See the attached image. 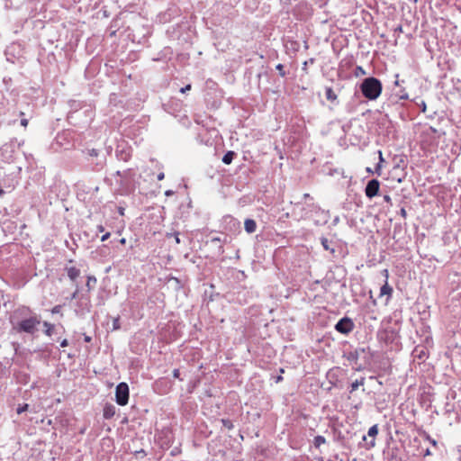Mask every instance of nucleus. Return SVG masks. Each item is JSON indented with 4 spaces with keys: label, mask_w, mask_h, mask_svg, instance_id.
Segmentation results:
<instances>
[{
    "label": "nucleus",
    "mask_w": 461,
    "mask_h": 461,
    "mask_svg": "<svg viewBox=\"0 0 461 461\" xmlns=\"http://www.w3.org/2000/svg\"><path fill=\"white\" fill-rule=\"evenodd\" d=\"M362 95L368 100H376L382 94L383 85L374 77H366L360 85Z\"/></svg>",
    "instance_id": "1"
},
{
    "label": "nucleus",
    "mask_w": 461,
    "mask_h": 461,
    "mask_svg": "<svg viewBox=\"0 0 461 461\" xmlns=\"http://www.w3.org/2000/svg\"><path fill=\"white\" fill-rule=\"evenodd\" d=\"M40 323V317L35 315L22 320L15 326H14V330H16L17 332H26L29 334H33L38 330V326Z\"/></svg>",
    "instance_id": "2"
},
{
    "label": "nucleus",
    "mask_w": 461,
    "mask_h": 461,
    "mask_svg": "<svg viewBox=\"0 0 461 461\" xmlns=\"http://www.w3.org/2000/svg\"><path fill=\"white\" fill-rule=\"evenodd\" d=\"M156 441L161 447H168L174 440L172 429L166 428L156 434Z\"/></svg>",
    "instance_id": "3"
},
{
    "label": "nucleus",
    "mask_w": 461,
    "mask_h": 461,
    "mask_svg": "<svg viewBox=\"0 0 461 461\" xmlns=\"http://www.w3.org/2000/svg\"><path fill=\"white\" fill-rule=\"evenodd\" d=\"M115 399L119 405H126L129 400V387L126 383H120L115 389Z\"/></svg>",
    "instance_id": "4"
},
{
    "label": "nucleus",
    "mask_w": 461,
    "mask_h": 461,
    "mask_svg": "<svg viewBox=\"0 0 461 461\" xmlns=\"http://www.w3.org/2000/svg\"><path fill=\"white\" fill-rule=\"evenodd\" d=\"M354 329V322L351 319L344 317L340 319L335 325V330L341 334H348Z\"/></svg>",
    "instance_id": "5"
},
{
    "label": "nucleus",
    "mask_w": 461,
    "mask_h": 461,
    "mask_svg": "<svg viewBox=\"0 0 461 461\" xmlns=\"http://www.w3.org/2000/svg\"><path fill=\"white\" fill-rule=\"evenodd\" d=\"M398 338L397 332L393 329H384L378 332V339L385 344L393 343Z\"/></svg>",
    "instance_id": "6"
},
{
    "label": "nucleus",
    "mask_w": 461,
    "mask_h": 461,
    "mask_svg": "<svg viewBox=\"0 0 461 461\" xmlns=\"http://www.w3.org/2000/svg\"><path fill=\"white\" fill-rule=\"evenodd\" d=\"M78 309L76 310L77 314H84L85 312H89L91 308L90 298L86 294H81L78 298L77 302Z\"/></svg>",
    "instance_id": "7"
},
{
    "label": "nucleus",
    "mask_w": 461,
    "mask_h": 461,
    "mask_svg": "<svg viewBox=\"0 0 461 461\" xmlns=\"http://www.w3.org/2000/svg\"><path fill=\"white\" fill-rule=\"evenodd\" d=\"M380 183L377 179L370 180L365 189L366 195L368 198H373L378 194Z\"/></svg>",
    "instance_id": "8"
},
{
    "label": "nucleus",
    "mask_w": 461,
    "mask_h": 461,
    "mask_svg": "<svg viewBox=\"0 0 461 461\" xmlns=\"http://www.w3.org/2000/svg\"><path fill=\"white\" fill-rule=\"evenodd\" d=\"M383 273L385 276V281H384V285L380 289V297L386 295L387 301H388L392 297L393 290V287L388 284V276H389L388 270L384 269L383 271Z\"/></svg>",
    "instance_id": "9"
},
{
    "label": "nucleus",
    "mask_w": 461,
    "mask_h": 461,
    "mask_svg": "<svg viewBox=\"0 0 461 461\" xmlns=\"http://www.w3.org/2000/svg\"><path fill=\"white\" fill-rule=\"evenodd\" d=\"M65 270L67 272L68 278L71 281H76L77 278L80 276V270L78 268H77L76 267L67 266L65 267Z\"/></svg>",
    "instance_id": "10"
},
{
    "label": "nucleus",
    "mask_w": 461,
    "mask_h": 461,
    "mask_svg": "<svg viewBox=\"0 0 461 461\" xmlns=\"http://www.w3.org/2000/svg\"><path fill=\"white\" fill-rule=\"evenodd\" d=\"M21 171V167H17V171L16 172H12L10 174L11 176V179H10V182L8 184L6 183H4L3 184V186L6 189H9V191L13 190L14 188V185H15V183H14V180L17 176V175L19 174V172Z\"/></svg>",
    "instance_id": "11"
},
{
    "label": "nucleus",
    "mask_w": 461,
    "mask_h": 461,
    "mask_svg": "<svg viewBox=\"0 0 461 461\" xmlns=\"http://www.w3.org/2000/svg\"><path fill=\"white\" fill-rule=\"evenodd\" d=\"M115 414V406L110 403L105 404L104 407V417L105 419H111Z\"/></svg>",
    "instance_id": "12"
},
{
    "label": "nucleus",
    "mask_w": 461,
    "mask_h": 461,
    "mask_svg": "<svg viewBox=\"0 0 461 461\" xmlns=\"http://www.w3.org/2000/svg\"><path fill=\"white\" fill-rule=\"evenodd\" d=\"M244 228L248 233H253L256 231L257 223L252 219H246L244 221Z\"/></svg>",
    "instance_id": "13"
},
{
    "label": "nucleus",
    "mask_w": 461,
    "mask_h": 461,
    "mask_svg": "<svg viewBox=\"0 0 461 461\" xmlns=\"http://www.w3.org/2000/svg\"><path fill=\"white\" fill-rule=\"evenodd\" d=\"M235 156L236 153L234 151H228L223 156L222 162L226 165H230L232 162Z\"/></svg>",
    "instance_id": "14"
},
{
    "label": "nucleus",
    "mask_w": 461,
    "mask_h": 461,
    "mask_svg": "<svg viewBox=\"0 0 461 461\" xmlns=\"http://www.w3.org/2000/svg\"><path fill=\"white\" fill-rule=\"evenodd\" d=\"M325 95H326V98L330 102H334L337 100V95L335 94V92L333 91V89L331 87L326 88Z\"/></svg>",
    "instance_id": "15"
},
{
    "label": "nucleus",
    "mask_w": 461,
    "mask_h": 461,
    "mask_svg": "<svg viewBox=\"0 0 461 461\" xmlns=\"http://www.w3.org/2000/svg\"><path fill=\"white\" fill-rule=\"evenodd\" d=\"M326 443V439L323 436H316L313 439V445L315 447L319 448L321 445Z\"/></svg>",
    "instance_id": "16"
},
{
    "label": "nucleus",
    "mask_w": 461,
    "mask_h": 461,
    "mask_svg": "<svg viewBox=\"0 0 461 461\" xmlns=\"http://www.w3.org/2000/svg\"><path fill=\"white\" fill-rule=\"evenodd\" d=\"M96 283V278L93 276L87 277L86 287L90 291L94 285Z\"/></svg>",
    "instance_id": "17"
},
{
    "label": "nucleus",
    "mask_w": 461,
    "mask_h": 461,
    "mask_svg": "<svg viewBox=\"0 0 461 461\" xmlns=\"http://www.w3.org/2000/svg\"><path fill=\"white\" fill-rule=\"evenodd\" d=\"M43 326L46 328V330H45L46 335L50 336L54 326L47 321L43 322Z\"/></svg>",
    "instance_id": "18"
},
{
    "label": "nucleus",
    "mask_w": 461,
    "mask_h": 461,
    "mask_svg": "<svg viewBox=\"0 0 461 461\" xmlns=\"http://www.w3.org/2000/svg\"><path fill=\"white\" fill-rule=\"evenodd\" d=\"M364 384V379L362 378L361 380H356L355 382H353L351 384V392H354L356 391L359 385H363Z\"/></svg>",
    "instance_id": "19"
},
{
    "label": "nucleus",
    "mask_w": 461,
    "mask_h": 461,
    "mask_svg": "<svg viewBox=\"0 0 461 461\" xmlns=\"http://www.w3.org/2000/svg\"><path fill=\"white\" fill-rule=\"evenodd\" d=\"M378 434L377 425H374L368 429V436L375 438Z\"/></svg>",
    "instance_id": "20"
},
{
    "label": "nucleus",
    "mask_w": 461,
    "mask_h": 461,
    "mask_svg": "<svg viewBox=\"0 0 461 461\" xmlns=\"http://www.w3.org/2000/svg\"><path fill=\"white\" fill-rule=\"evenodd\" d=\"M221 423H222V425H223L226 429H230H230H233V427H234V426H233L232 421H231L230 420H228V419H222V420H221Z\"/></svg>",
    "instance_id": "21"
},
{
    "label": "nucleus",
    "mask_w": 461,
    "mask_h": 461,
    "mask_svg": "<svg viewBox=\"0 0 461 461\" xmlns=\"http://www.w3.org/2000/svg\"><path fill=\"white\" fill-rule=\"evenodd\" d=\"M276 68L278 70V72H279L281 77H285V71L284 66L282 64L276 65Z\"/></svg>",
    "instance_id": "22"
},
{
    "label": "nucleus",
    "mask_w": 461,
    "mask_h": 461,
    "mask_svg": "<svg viewBox=\"0 0 461 461\" xmlns=\"http://www.w3.org/2000/svg\"><path fill=\"white\" fill-rule=\"evenodd\" d=\"M79 297V288L77 285L75 292L71 294L70 300L78 299Z\"/></svg>",
    "instance_id": "23"
},
{
    "label": "nucleus",
    "mask_w": 461,
    "mask_h": 461,
    "mask_svg": "<svg viewBox=\"0 0 461 461\" xmlns=\"http://www.w3.org/2000/svg\"><path fill=\"white\" fill-rule=\"evenodd\" d=\"M28 407H29V405H28V404H26V403H25V404H23V405H22V406H19V407L17 408V413H18V414L23 413V411H27Z\"/></svg>",
    "instance_id": "24"
},
{
    "label": "nucleus",
    "mask_w": 461,
    "mask_h": 461,
    "mask_svg": "<svg viewBox=\"0 0 461 461\" xmlns=\"http://www.w3.org/2000/svg\"><path fill=\"white\" fill-rule=\"evenodd\" d=\"M321 245L323 246L325 250H329L330 249L328 239L322 238L321 239Z\"/></svg>",
    "instance_id": "25"
},
{
    "label": "nucleus",
    "mask_w": 461,
    "mask_h": 461,
    "mask_svg": "<svg viewBox=\"0 0 461 461\" xmlns=\"http://www.w3.org/2000/svg\"><path fill=\"white\" fill-rule=\"evenodd\" d=\"M383 198H384V201L386 203H388L390 206L393 205L392 198H391V196L389 194H384Z\"/></svg>",
    "instance_id": "26"
},
{
    "label": "nucleus",
    "mask_w": 461,
    "mask_h": 461,
    "mask_svg": "<svg viewBox=\"0 0 461 461\" xmlns=\"http://www.w3.org/2000/svg\"><path fill=\"white\" fill-rule=\"evenodd\" d=\"M61 311V306L60 305H56L52 308L51 310V312L56 314V313H59Z\"/></svg>",
    "instance_id": "27"
},
{
    "label": "nucleus",
    "mask_w": 461,
    "mask_h": 461,
    "mask_svg": "<svg viewBox=\"0 0 461 461\" xmlns=\"http://www.w3.org/2000/svg\"><path fill=\"white\" fill-rule=\"evenodd\" d=\"M191 88H192V86H191L190 84H188V85H186L185 87H182V88L180 89V92H181L182 94H185V93H186L187 91L191 90Z\"/></svg>",
    "instance_id": "28"
},
{
    "label": "nucleus",
    "mask_w": 461,
    "mask_h": 461,
    "mask_svg": "<svg viewBox=\"0 0 461 461\" xmlns=\"http://www.w3.org/2000/svg\"><path fill=\"white\" fill-rule=\"evenodd\" d=\"M421 435L424 437V438L428 441L431 440V437L429 436V434H428L426 431H422L421 432Z\"/></svg>",
    "instance_id": "29"
},
{
    "label": "nucleus",
    "mask_w": 461,
    "mask_h": 461,
    "mask_svg": "<svg viewBox=\"0 0 461 461\" xmlns=\"http://www.w3.org/2000/svg\"><path fill=\"white\" fill-rule=\"evenodd\" d=\"M89 155L91 157H96L98 155V152L96 149H93L89 150Z\"/></svg>",
    "instance_id": "30"
},
{
    "label": "nucleus",
    "mask_w": 461,
    "mask_h": 461,
    "mask_svg": "<svg viewBox=\"0 0 461 461\" xmlns=\"http://www.w3.org/2000/svg\"><path fill=\"white\" fill-rule=\"evenodd\" d=\"M179 375H180V372H179V370H178V369H175V370L173 371V376H174L175 378H179Z\"/></svg>",
    "instance_id": "31"
},
{
    "label": "nucleus",
    "mask_w": 461,
    "mask_h": 461,
    "mask_svg": "<svg viewBox=\"0 0 461 461\" xmlns=\"http://www.w3.org/2000/svg\"><path fill=\"white\" fill-rule=\"evenodd\" d=\"M68 345V339H63V340L60 342V347H61V348H65V347H67Z\"/></svg>",
    "instance_id": "32"
},
{
    "label": "nucleus",
    "mask_w": 461,
    "mask_h": 461,
    "mask_svg": "<svg viewBox=\"0 0 461 461\" xmlns=\"http://www.w3.org/2000/svg\"><path fill=\"white\" fill-rule=\"evenodd\" d=\"M110 237V233L106 232L104 235L102 236L101 240L104 241Z\"/></svg>",
    "instance_id": "33"
},
{
    "label": "nucleus",
    "mask_w": 461,
    "mask_h": 461,
    "mask_svg": "<svg viewBox=\"0 0 461 461\" xmlns=\"http://www.w3.org/2000/svg\"><path fill=\"white\" fill-rule=\"evenodd\" d=\"M21 124H22L23 126L26 127V126H27V124H28V120H27V119H23V120H21Z\"/></svg>",
    "instance_id": "34"
},
{
    "label": "nucleus",
    "mask_w": 461,
    "mask_h": 461,
    "mask_svg": "<svg viewBox=\"0 0 461 461\" xmlns=\"http://www.w3.org/2000/svg\"><path fill=\"white\" fill-rule=\"evenodd\" d=\"M395 78H396L395 82H394L395 86H400V80H399V75L398 74L395 75Z\"/></svg>",
    "instance_id": "35"
},
{
    "label": "nucleus",
    "mask_w": 461,
    "mask_h": 461,
    "mask_svg": "<svg viewBox=\"0 0 461 461\" xmlns=\"http://www.w3.org/2000/svg\"><path fill=\"white\" fill-rule=\"evenodd\" d=\"M165 177V175L163 172H160L158 175V180H162L164 179Z\"/></svg>",
    "instance_id": "36"
},
{
    "label": "nucleus",
    "mask_w": 461,
    "mask_h": 461,
    "mask_svg": "<svg viewBox=\"0 0 461 461\" xmlns=\"http://www.w3.org/2000/svg\"><path fill=\"white\" fill-rule=\"evenodd\" d=\"M432 446L437 447L438 442L434 438H431V440L429 441Z\"/></svg>",
    "instance_id": "37"
},
{
    "label": "nucleus",
    "mask_w": 461,
    "mask_h": 461,
    "mask_svg": "<svg viewBox=\"0 0 461 461\" xmlns=\"http://www.w3.org/2000/svg\"><path fill=\"white\" fill-rule=\"evenodd\" d=\"M380 169H381V164H380V163H378V164H377V166H376V167H375V171H376V173H377L378 175H380Z\"/></svg>",
    "instance_id": "38"
},
{
    "label": "nucleus",
    "mask_w": 461,
    "mask_h": 461,
    "mask_svg": "<svg viewBox=\"0 0 461 461\" xmlns=\"http://www.w3.org/2000/svg\"><path fill=\"white\" fill-rule=\"evenodd\" d=\"M357 70H358V73H361V74H366L365 70L362 68V67H357Z\"/></svg>",
    "instance_id": "39"
},
{
    "label": "nucleus",
    "mask_w": 461,
    "mask_h": 461,
    "mask_svg": "<svg viewBox=\"0 0 461 461\" xmlns=\"http://www.w3.org/2000/svg\"><path fill=\"white\" fill-rule=\"evenodd\" d=\"M283 381V376L280 375L276 378V383H280Z\"/></svg>",
    "instance_id": "40"
},
{
    "label": "nucleus",
    "mask_w": 461,
    "mask_h": 461,
    "mask_svg": "<svg viewBox=\"0 0 461 461\" xmlns=\"http://www.w3.org/2000/svg\"><path fill=\"white\" fill-rule=\"evenodd\" d=\"M5 193V191L4 190L2 185H0V196H2Z\"/></svg>",
    "instance_id": "41"
},
{
    "label": "nucleus",
    "mask_w": 461,
    "mask_h": 461,
    "mask_svg": "<svg viewBox=\"0 0 461 461\" xmlns=\"http://www.w3.org/2000/svg\"><path fill=\"white\" fill-rule=\"evenodd\" d=\"M431 455V452L429 449H427L424 453V456H430Z\"/></svg>",
    "instance_id": "42"
},
{
    "label": "nucleus",
    "mask_w": 461,
    "mask_h": 461,
    "mask_svg": "<svg viewBox=\"0 0 461 461\" xmlns=\"http://www.w3.org/2000/svg\"><path fill=\"white\" fill-rule=\"evenodd\" d=\"M85 339V341H86V342H90V341H91V337H89V336H85V339Z\"/></svg>",
    "instance_id": "43"
},
{
    "label": "nucleus",
    "mask_w": 461,
    "mask_h": 461,
    "mask_svg": "<svg viewBox=\"0 0 461 461\" xmlns=\"http://www.w3.org/2000/svg\"><path fill=\"white\" fill-rule=\"evenodd\" d=\"M401 213H402V215L403 217H405V216H406V211H405L404 209H402V210H401Z\"/></svg>",
    "instance_id": "44"
},
{
    "label": "nucleus",
    "mask_w": 461,
    "mask_h": 461,
    "mask_svg": "<svg viewBox=\"0 0 461 461\" xmlns=\"http://www.w3.org/2000/svg\"><path fill=\"white\" fill-rule=\"evenodd\" d=\"M379 158H380V162L384 161L383 155H382L381 151H379Z\"/></svg>",
    "instance_id": "45"
},
{
    "label": "nucleus",
    "mask_w": 461,
    "mask_h": 461,
    "mask_svg": "<svg viewBox=\"0 0 461 461\" xmlns=\"http://www.w3.org/2000/svg\"><path fill=\"white\" fill-rule=\"evenodd\" d=\"M401 98H402V99H407V98H408V95H407L406 94L402 95H401Z\"/></svg>",
    "instance_id": "46"
},
{
    "label": "nucleus",
    "mask_w": 461,
    "mask_h": 461,
    "mask_svg": "<svg viewBox=\"0 0 461 461\" xmlns=\"http://www.w3.org/2000/svg\"><path fill=\"white\" fill-rule=\"evenodd\" d=\"M98 230H99L100 231H104V227H103L102 225H100V226H98Z\"/></svg>",
    "instance_id": "47"
},
{
    "label": "nucleus",
    "mask_w": 461,
    "mask_h": 461,
    "mask_svg": "<svg viewBox=\"0 0 461 461\" xmlns=\"http://www.w3.org/2000/svg\"><path fill=\"white\" fill-rule=\"evenodd\" d=\"M121 243H125V239H122Z\"/></svg>",
    "instance_id": "48"
},
{
    "label": "nucleus",
    "mask_w": 461,
    "mask_h": 461,
    "mask_svg": "<svg viewBox=\"0 0 461 461\" xmlns=\"http://www.w3.org/2000/svg\"><path fill=\"white\" fill-rule=\"evenodd\" d=\"M285 371L283 368L280 369V374H283Z\"/></svg>",
    "instance_id": "49"
},
{
    "label": "nucleus",
    "mask_w": 461,
    "mask_h": 461,
    "mask_svg": "<svg viewBox=\"0 0 461 461\" xmlns=\"http://www.w3.org/2000/svg\"><path fill=\"white\" fill-rule=\"evenodd\" d=\"M305 198H308L309 197V194H304Z\"/></svg>",
    "instance_id": "50"
}]
</instances>
